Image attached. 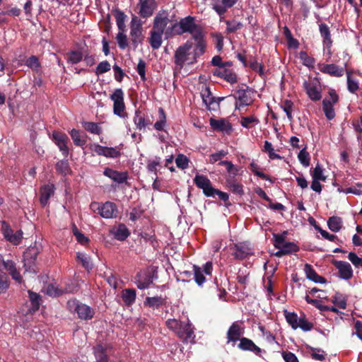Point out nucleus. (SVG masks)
Listing matches in <instances>:
<instances>
[{"mask_svg":"<svg viewBox=\"0 0 362 362\" xmlns=\"http://www.w3.org/2000/svg\"><path fill=\"white\" fill-rule=\"evenodd\" d=\"M69 134L75 146L83 148L86 145L87 142L86 134L81 133L78 129H72L69 132Z\"/></svg>","mask_w":362,"mask_h":362,"instance_id":"obj_36","label":"nucleus"},{"mask_svg":"<svg viewBox=\"0 0 362 362\" xmlns=\"http://www.w3.org/2000/svg\"><path fill=\"white\" fill-rule=\"evenodd\" d=\"M83 55L81 52L77 50H71L66 54V61L68 63L76 64L83 59Z\"/></svg>","mask_w":362,"mask_h":362,"instance_id":"obj_46","label":"nucleus"},{"mask_svg":"<svg viewBox=\"0 0 362 362\" xmlns=\"http://www.w3.org/2000/svg\"><path fill=\"white\" fill-rule=\"evenodd\" d=\"M199 30H201L198 25L195 23V18L193 16H188L182 18L179 22L175 21L166 29L165 40L172 38L175 35H182L184 33H190L192 37L193 34Z\"/></svg>","mask_w":362,"mask_h":362,"instance_id":"obj_1","label":"nucleus"},{"mask_svg":"<svg viewBox=\"0 0 362 362\" xmlns=\"http://www.w3.org/2000/svg\"><path fill=\"white\" fill-rule=\"evenodd\" d=\"M238 0H217L213 4V9L221 17V21H222L223 16L228 11V10L233 7Z\"/></svg>","mask_w":362,"mask_h":362,"instance_id":"obj_18","label":"nucleus"},{"mask_svg":"<svg viewBox=\"0 0 362 362\" xmlns=\"http://www.w3.org/2000/svg\"><path fill=\"white\" fill-rule=\"evenodd\" d=\"M90 148L98 156H103L106 158H117L120 157L121 152L117 148L103 146L98 144L90 146Z\"/></svg>","mask_w":362,"mask_h":362,"instance_id":"obj_12","label":"nucleus"},{"mask_svg":"<svg viewBox=\"0 0 362 362\" xmlns=\"http://www.w3.org/2000/svg\"><path fill=\"white\" fill-rule=\"evenodd\" d=\"M163 35L164 34L162 33L157 32L153 29L151 30L148 42L153 49H158L161 46Z\"/></svg>","mask_w":362,"mask_h":362,"instance_id":"obj_37","label":"nucleus"},{"mask_svg":"<svg viewBox=\"0 0 362 362\" xmlns=\"http://www.w3.org/2000/svg\"><path fill=\"white\" fill-rule=\"evenodd\" d=\"M226 183L230 190L235 194L242 195L244 193L243 187L241 184L237 182L232 176H227Z\"/></svg>","mask_w":362,"mask_h":362,"instance_id":"obj_38","label":"nucleus"},{"mask_svg":"<svg viewBox=\"0 0 362 362\" xmlns=\"http://www.w3.org/2000/svg\"><path fill=\"white\" fill-rule=\"evenodd\" d=\"M55 170L57 173L66 176L72 173L69 161L66 159L60 160L55 165Z\"/></svg>","mask_w":362,"mask_h":362,"instance_id":"obj_39","label":"nucleus"},{"mask_svg":"<svg viewBox=\"0 0 362 362\" xmlns=\"http://www.w3.org/2000/svg\"><path fill=\"white\" fill-rule=\"evenodd\" d=\"M351 71L349 70L346 71L347 77V89L351 93H356L359 89V83L357 80H354L351 78Z\"/></svg>","mask_w":362,"mask_h":362,"instance_id":"obj_49","label":"nucleus"},{"mask_svg":"<svg viewBox=\"0 0 362 362\" xmlns=\"http://www.w3.org/2000/svg\"><path fill=\"white\" fill-rule=\"evenodd\" d=\"M209 123L211 127L217 132H221L229 134L233 130L231 124L224 119H215L214 118H211Z\"/></svg>","mask_w":362,"mask_h":362,"instance_id":"obj_19","label":"nucleus"},{"mask_svg":"<svg viewBox=\"0 0 362 362\" xmlns=\"http://www.w3.org/2000/svg\"><path fill=\"white\" fill-rule=\"evenodd\" d=\"M253 93L252 88L247 86L246 89L239 88L235 91V95H234L236 103L235 106L244 107L248 106L252 104V99L251 98V93Z\"/></svg>","mask_w":362,"mask_h":362,"instance_id":"obj_10","label":"nucleus"},{"mask_svg":"<svg viewBox=\"0 0 362 362\" xmlns=\"http://www.w3.org/2000/svg\"><path fill=\"white\" fill-rule=\"evenodd\" d=\"M201 97L202 98L203 103L208 110H216L214 104L216 98L212 95V93L211 92L210 88L209 86H205L204 87H202L201 90Z\"/></svg>","mask_w":362,"mask_h":362,"instance_id":"obj_23","label":"nucleus"},{"mask_svg":"<svg viewBox=\"0 0 362 362\" xmlns=\"http://www.w3.org/2000/svg\"><path fill=\"white\" fill-rule=\"evenodd\" d=\"M195 41V46L193 50L192 60L188 64H193L197 62V58L202 56L206 49V42L204 35L201 30H199L193 34L192 37Z\"/></svg>","mask_w":362,"mask_h":362,"instance_id":"obj_6","label":"nucleus"},{"mask_svg":"<svg viewBox=\"0 0 362 362\" xmlns=\"http://www.w3.org/2000/svg\"><path fill=\"white\" fill-rule=\"evenodd\" d=\"M8 287V276L5 272H0V294L6 293Z\"/></svg>","mask_w":362,"mask_h":362,"instance_id":"obj_59","label":"nucleus"},{"mask_svg":"<svg viewBox=\"0 0 362 362\" xmlns=\"http://www.w3.org/2000/svg\"><path fill=\"white\" fill-rule=\"evenodd\" d=\"M81 124L85 130L91 134L99 135L102 133V128L98 123L83 121L81 122Z\"/></svg>","mask_w":362,"mask_h":362,"instance_id":"obj_45","label":"nucleus"},{"mask_svg":"<svg viewBox=\"0 0 362 362\" xmlns=\"http://www.w3.org/2000/svg\"><path fill=\"white\" fill-rule=\"evenodd\" d=\"M134 123L136 129L141 130L151 124L152 122L149 119L146 118L145 115L140 110H136L134 113Z\"/></svg>","mask_w":362,"mask_h":362,"instance_id":"obj_33","label":"nucleus"},{"mask_svg":"<svg viewBox=\"0 0 362 362\" xmlns=\"http://www.w3.org/2000/svg\"><path fill=\"white\" fill-rule=\"evenodd\" d=\"M311 175L313 180H319L325 181L326 176L323 175V169L319 163L317 164L314 170L311 172Z\"/></svg>","mask_w":362,"mask_h":362,"instance_id":"obj_63","label":"nucleus"},{"mask_svg":"<svg viewBox=\"0 0 362 362\" xmlns=\"http://www.w3.org/2000/svg\"><path fill=\"white\" fill-rule=\"evenodd\" d=\"M238 347L244 351H250L258 355L261 352V349L257 346L251 339L243 337L240 339Z\"/></svg>","mask_w":362,"mask_h":362,"instance_id":"obj_35","label":"nucleus"},{"mask_svg":"<svg viewBox=\"0 0 362 362\" xmlns=\"http://www.w3.org/2000/svg\"><path fill=\"white\" fill-rule=\"evenodd\" d=\"M304 272L307 279L315 283L325 284L327 281L325 278L317 274L313 266L310 264L307 263L305 264Z\"/></svg>","mask_w":362,"mask_h":362,"instance_id":"obj_32","label":"nucleus"},{"mask_svg":"<svg viewBox=\"0 0 362 362\" xmlns=\"http://www.w3.org/2000/svg\"><path fill=\"white\" fill-rule=\"evenodd\" d=\"M250 169L256 176L265 180H269L272 182L271 178L267 175L259 171V167L257 163L254 162L251 163L250 165Z\"/></svg>","mask_w":362,"mask_h":362,"instance_id":"obj_61","label":"nucleus"},{"mask_svg":"<svg viewBox=\"0 0 362 362\" xmlns=\"http://www.w3.org/2000/svg\"><path fill=\"white\" fill-rule=\"evenodd\" d=\"M76 261L80 263L83 268L86 270H91L93 267V264L91 262L90 257L85 253L77 252L76 253Z\"/></svg>","mask_w":362,"mask_h":362,"instance_id":"obj_42","label":"nucleus"},{"mask_svg":"<svg viewBox=\"0 0 362 362\" xmlns=\"http://www.w3.org/2000/svg\"><path fill=\"white\" fill-rule=\"evenodd\" d=\"M25 64L37 73H38L41 69V64L39 62L38 57L34 55L28 58Z\"/></svg>","mask_w":362,"mask_h":362,"instance_id":"obj_50","label":"nucleus"},{"mask_svg":"<svg viewBox=\"0 0 362 362\" xmlns=\"http://www.w3.org/2000/svg\"><path fill=\"white\" fill-rule=\"evenodd\" d=\"M218 165L226 166L227 173H228V176H232L233 178H235V176L238 174L239 169L235 165H234L231 161H221Z\"/></svg>","mask_w":362,"mask_h":362,"instance_id":"obj_52","label":"nucleus"},{"mask_svg":"<svg viewBox=\"0 0 362 362\" xmlns=\"http://www.w3.org/2000/svg\"><path fill=\"white\" fill-rule=\"evenodd\" d=\"M342 218L339 216H333L329 218L327 226L332 232H338L342 227Z\"/></svg>","mask_w":362,"mask_h":362,"instance_id":"obj_43","label":"nucleus"},{"mask_svg":"<svg viewBox=\"0 0 362 362\" xmlns=\"http://www.w3.org/2000/svg\"><path fill=\"white\" fill-rule=\"evenodd\" d=\"M251 249L243 243L235 244L232 255L235 259L242 260L251 254Z\"/></svg>","mask_w":362,"mask_h":362,"instance_id":"obj_27","label":"nucleus"},{"mask_svg":"<svg viewBox=\"0 0 362 362\" xmlns=\"http://www.w3.org/2000/svg\"><path fill=\"white\" fill-rule=\"evenodd\" d=\"M124 94L121 88L115 90L110 98L113 101V112L119 117H124L123 112L125 110V104L124 101Z\"/></svg>","mask_w":362,"mask_h":362,"instance_id":"obj_7","label":"nucleus"},{"mask_svg":"<svg viewBox=\"0 0 362 362\" xmlns=\"http://www.w3.org/2000/svg\"><path fill=\"white\" fill-rule=\"evenodd\" d=\"M1 265L4 266V269L8 272L13 279H14L18 283H21L22 276L20 272L17 270L16 263L13 261H5L3 259Z\"/></svg>","mask_w":362,"mask_h":362,"instance_id":"obj_30","label":"nucleus"},{"mask_svg":"<svg viewBox=\"0 0 362 362\" xmlns=\"http://www.w3.org/2000/svg\"><path fill=\"white\" fill-rule=\"evenodd\" d=\"M334 307L345 309L346 307V299L339 293H336L332 300Z\"/></svg>","mask_w":362,"mask_h":362,"instance_id":"obj_60","label":"nucleus"},{"mask_svg":"<svg viewBox=\"0 0 362 362\" xmlns=\"http://www.w3.org/2000/svg\"><path fill=\"white\" fill-rule=\"evenodd\" d=\"M287 235V230H284L281 234L273 233L274 246L282 247L284 251H288L287 255L298 252L300 248L296 244L286 241Z\"/></svg>","mask_w":362,"mask_h":362,"instance_id":"obj_4","label":"nucleus"},{"mask_svg":"<svg viewBox=\"0 0 362 362\" xmlns=\"http://www.w3.org/2000/svg\"><path fill=\"white\" fill-rule=\"evenodd\" d=\"M264 151L268 153L269 158L272 160L282 158L280 155L274 153L272 143L268 141H264Z\"/></svg>","mask_w":362,"mask_h":362,"instance_id":"obj_58","label":"nucleus"},{"mask_svg":"<svg viewBox=\"0 0 362 362\" xmlns=\"http://www.w3.org/2000/svg\"><path fill=\"white\" fill-rule=\"evenodd\" d=\"M287 322L293 329L300 327L303 331H310L313 327V324L306 320V318H286Z\"/></svg>","mask_w":362,"mask_h":362,"instance_id":"obj_24","label":"nucleus"},{"mask_svg":"<svg viewBox=\"0 0 362 362\" xmlns=\"http://www.w3.org/2000/svg\"><path fill=\"white\" fill-rule=\"evenodd\" d=\"M165 303V298L161 296L147 297L144 302L145 306L153 308H159Z\"/></svg>","mask_w":362,"mask_h":362,"instance_id":"obj_40","label":"nucleus"},{"mask_svg":"<svg viewBox=\"0 0 362 362\" xmlns=\"http://www.w3.org/2000/svg\"><path fill=\"white\" fill-rule=\"evenodd\" d=\"M45 290L46 294L52 297H57L64 293V291L62 289L52 284H48L45 288Z\"/></svg>","mask_w":362,"mask_h":362,"instance_id":"obj_57","label":"nucleus"},{"mask_svg":"<svg viewBox=\"0 0 362 362\" xmlns=\"http://www.w3.org/2000/svg\"><path fill=\"white\" fill-rule=\"evenodd\" d=\"M242 332L238 325L233 323L229 328L227 333V338L228 341H236L240 339Z\"/></svg>","mask_w":362,"mask_h":362,"instance_id":"obj_41","label":"nucleus"},{"mask_svg":"<svg viewBox=\"0 0 362 362\" xmlns=\"http://www.w3.org/2000/svg\"><path fill=\"white\" fill-rule=\"evenodd\" d=\"M136 290L133 288H126L122 291V298L124 303L127 305L133 304L136 300Z\"/></svg>","mask_w":362,"mask_h":362,"instance_id":"obj_44","label":"nucleus"},{"mask_svg":"<svg viewBox=\"0 0 362 362\" xmlns=\"http://www.w3.org/2000/svg\"><path fill=\"white\" fill-rule=\"evenodd\" d=\"M193 47L192 40H187L183 45L179 46L174 54V63L178 70H181L185 64L189 59L190 50Z\"/></svg>","mask_w":362,"mask_h":362,"instance_id":"obj_3","label":"nucleus"},{"mask_svg":"<svg viewBox=\"0 0 362 362\" xmlns=\"http://www.w3.org/2000/svg\"><path fill=\"white\" fill-rule=\"evenodd\" d=\"M299 58L304 66L308 68L314 67L315 60L313 57L308 56L306 52L300 51L299 53Z\"/></svg>","mask_w":362,"mask_h":362,"instance_id":"obj_53","label":"nucleus"},{"mask_svg":"<svg viewBox=\"0 0 362 362\" xmlns=\"http://www.w3.org/2000/svg\"><path fill=\"white\" fill-rule=\"evenodd\" d=\"M189 159L183 154H179L175 158V163L177 168L185 170L189 166Z\"/></svg>","mask_w":362,"mask_h":362,"instance_id":"obj_62","label":"nucleus"},{"mask_svg":"<svg viewBox=\"0 0 362 362\" xmlns=\"http://www.w3.org/2000/svg\"><path fill=\"white\" fill-rule=\"evenodd\" d=\"M321 72L334 77H341L344 74V69L334 64H322L320 68Z\"/></svg>","mask_w":362,"mask_h":362,"instance_id":"obj_26","label":"nucleus"},{"mask_svg":"<svg viewBox=\"0 0 362 362\" xmlns=\"http://www.w3.org/2000/svg\"><path fill=\"white\" fill-rule=\"evenodd\" d=\"M329 98H325L322 100V110L328 120H332L335 117V112L334 110V105L338 103L339 95L333 89L329 91Z\"/></svg>","mask_w":362,"mask_h":362,"instance_id":"obj_5","label":"nucleus"},{"mask_svg":"<svg viewBox=\"0 0 362 362\" xmlns=\"http://www.w3.org/2000/svg\"><path fill=\"white\" fill-rule=\"evenodd\" d=\"M112 346L109 344L99 343L93 347L96 362H109Z\"/></svg>","mask_w":362,"mask_h":362,"instance_id":"obj_9","label":"nucleus"},{"mask_svg":"<svg viewBox=\"0 0 362 362\" xmlns=\"http://www.w3.org/2000/svg\"><path fill=\"white\" fill-rule=\"evenodd\" d=\"M214 76L223 78L226 81L233 84L238 82L236 73L230 69H216L213 71Z\"/></svg>","mask_w":362,"mask_h":362,"instance_id":"obj_20","label":"nucleus"},{"mask_svg":"<svg viewBox=\"0 0 362 362\" xmlns=\"http://www.w3.org/2000/svg\"><path fill=\"white\" fill-rule=\"evenodd\" d=\"M73 233L76 237V240L81 245H85L88 243L89 238L85 236V235L82 233L81 231H79L76 226H74L73 228Z\"/></svg>","mask_w":362,"mask_h":362,"instance_id":"obj_64","label":"nucleus"},{"mask_svg":"<svg viewBox=\"0 0 362 362\" xmlns=\"http://www.w3.org/2000/svg\"><path fill=\"white\" fill-rule=\"evenodd\" d=\"M110 233L119 241L125 240L130 235L129 230L124 223H119L117 227H113L110 230Z\"/></svg>","mask_w":362,"mask_h":362,"instance_id":"obj_28","label":"nucleus"},{"mask_svg":"<svg viewBox=\"0 0 362 362\" xmlns=\"http://www.w3.org/2000/svg\"><path fill=\"white\" fill-rule=\"evenodd\" d=\"M319 30L320 35L322 37L323 46L327 49L329 54H331V47L332 45V40L331 38V34L329 26L322 23L319 25Z\"/></svg>","mask_w":362,"mask_h":362,"instance_id":"obj_22","label":"nucleus"},{"mask_svg":"<svg viewBox=\"0 0 362 362\" xmlns=\"http://www.w3.org/2000/svg\"><path fill=\"white\" fill-rule=\"evenodd\" d=\"M224 22L227 25L226 30L227 34L234 33L237 30L242 29L243 27V25L241 22L237 21L235 19L232 21L226 20Z\"/></svg>","mask_w":362,"mask_h":362,"instance_id":"obj_47","label":"nucleus"},{"mask_svg":"<svg viewBox=\"0 0 362 362\" xmlns=\"http://www.w3.org/2000/svg\"><path fill=\"white\" fill-rule=\"evenodd\" d=\"M333 265L339 271V276L345 280H349L353 276V269L351 264L344 261L333 260Z\"/></svg>","mask_w":362,"mask_h":362,"instance_id":"obj_15","label":"nucleus"},{"mask_svg":"<svg viewBox=\"0 0 362 362\" xmlns=\"http://www.w3.org/2000/svg\"><path fill=\"white\" fill-rule=\"evenodd\" d=\"M153 275L148 271L138 272L134 276V283L139 289L148 288L153 283Z\"/></svg>","mask_w":362,"mask_h":362,"instance_id":"obj_16","label":"nucleus"},{"mask_svg":"<svg viewBox=\"0 0 362 362\" xmlns=\"http://www.w3.org/2000/svg\"><path fill=\"white\" fill-rule=\"evenodd\" d=\"M193 272L195 282L197 285L202 286L206 281L205 274L203 273L202 269L197 265H193Z\"/></svg>","mask_w":362,"mask_h":362,"instance_id":"obj_48","label":"nucleus"},{"mask_svg":"<svg viewBox=\"0 0 362 362\" xmlns=\"http://www.w3.org/2000/svg\"><path fill=\"white\" fill-rule=\"evenodd\" d=\"M159 119L154 124V128L157 131L163 130L164 126L166 122V115L164 110L162 107L158 109Z\"/></svg>","mask_w":362,"mask_h":362,"instance_id":"obj_55","label":"nucleus"},{"mask_svg":"<svg viewBox=\"0 0 362 362\" xmlns=\"http://www.w3.org/2000/svg\"><path fill=\"white\" fill-rule=\"evenodd\" d=\"M259 122V120L255 116L242 117L240 119V124L242 127L250 129L253 124H257Z\"/></svg>","mask_w":362,"mask_h":362,"instance_id":"obj_54","label":"nucleus"},{"mask_svg":"<svg viewBox=\"0 0 362 362\" xmlns=\"http://www.w3.org/2000/svg\"><path fill=\"white\" fill-rule=\"evenodd\" d=\"M166 325L182 339L185 343H188L194 338V329L189 318H186L184 321L180 320V318H169Z\"/></svg>","mask_w":362,"mask_h":362,"instance_id":"obj_2","label":"nucleus"},{"mask_svg":"<svg viewBox=\"0 0 362 362\" xmlns=\"http://www.w3.org/2000/svg\"><path fill=\"white\" fill-rule=\"evenodd\" d=\"M136 19V16L132 18V25L130 27L131 42L134 49L137 48L139 44L141 43L143 41L141 25H134L133 23Z\"/></svg>","mask_w":362,"mask_h":362,"instance_id":"obj_17","label":"nucleus"},{"mask_svg":"<svg viewBox=\"0 0 362 362\" xmlns=\"http://www.w3.org/2000/svg\"><path fill=\"white\" fill-rule=\"evenodd\" d=\"M117 206L112 202H106L102 204L100 209V216L104 218H112L117 216Z\"/></svg>","mask_w":362,"mask_h":362,"instance_id":"obj_25","label":"nucleus"},{"mask_svg":"<svg viewBox=\"0 0 362 362\" xmlns=\"http://www.w3.org/2000/svg\"><path fill=\"white\" fill-rule=\"evenodd\" d=\"M157 6L156 0H139V11L138 14L142 18H148L153 14Z\"/></svg>","mask_w":362,"mask_h":362,"instance_id":"obj_13","label":"nucleus"},{"mask_svg":"<svg viewBox=\"0 0 362 362\" xmlns=\"http://www.w3.org/2000/svg\"><path fill=\"white\" fill-rule=\"evenodd\" d=\"M170 22L165 11H159L155 16L152 29L164 34L165 36L168 24Z\"/></svg>","mask_w":362,"mask_h":362,"instance_id":"obj_14","label":"nucleus"},{"mask_svg":"<svg viewBox=\"0 0 362 362\" xmlns=\"http://www.w3.org/2000/svg\"><path fill=\"white\" fill-rule=\"evenodd\" d=\"M298 158L304 167H308L310 165V157L309 153L306 151V147L300 151L298 154Z\"/></svg>","mask_w":362,"mask_h":362,"instance_id":"obj_56","label":"nucleus"},{"mask_svg":"<svg viewBox=\"0 0 362 362\" xmlns=\"http://www.w3.org/2000/svg\"><path fill=\"white\" fill-rule=\"evenodd\" d=\"M54 185H45L40 189V202L42 206H45L48 204V201L51 196L54 194Z\"/></svg>","mask_w":362,"mask_h":362,"instance_id":"obj_31","label":"nucleus"},{"mask_svg":"<svg viewBox=\"0 0 362 362\" xmlns=\"http://www.w3.org/2000/svg\"><path fill=\"white\" fill-rule=\"evenodd\" d=\"M194 183L198 188L204 189L211 182L206 176L203 175H196L194 178Z\"/></svg>","mask_w":362,"mask_h":362,"instance_id":"obj_51","label":"nucleus"},{"mask_svg":"<svg viewBox=\"0 0 362 362\" xmlns=\"http://www.w3.org/2000/svg\"><path fill=\"white\" fill-rule=\"evenodd\" d=\"M112 13L116 20L118 30L124 32L126 28L125 21L127 18V16L117 7L114 8Z\"/></svg>","mask_w":362,"mask_h":362,"instance_id":"obj_34","label":"nucleus"},{"mask_svg":"<svg viewBox=\"0 0 362 362\" xmlns=\"http://www.w3.org/2000/svg\"><path fill=\"white\" fill-rule=\"evenodd\" d=\"M67 308L71 313H76L78 317H93L91 308L86 304L79 303L76 299L67 301Z\"/></svg>","mask_w":362,"mask_h":362,"instance_id":"obj_8","label":"nucleus"},{"mask_svg":"<svg viewBox=\"0 0 362 362\" xmlns=\"http://www.w3.org/2000/svg\"><path fill=\"white\" fill-rule=\"evenodd\" d=\"M52 139L62 151V155L66 158L69 153V148L67 146L69 142L68 136L63 132L54 131L52 134Z\"/></svg>","mask_w":362,"mask_h":362,"instance_id":"obj_11","label":"nucleus"},{"mask_svg":"<svg viewBox=\"0 0 362 362\" xmlns=\"http://www.w3.org/2000/svg\"><path fill=\"white\" fill-rule=\"evenodd\" d=\"M103 175L118 184L125 182L129 177L127 172H119L110 168H105Z\"/></svg>","mask_w":362,"mask_h":362,"instance_id":"obj_21","label":"nucleus"},{"mask_svg":"<svg viewBox=\"0 0 362 362\" xmlns=\"http://www.w3.org/2000/svg\"><path fill=\"white\" fill-rule=\"evenodd\" d=\"M303 88L311 100L318 101L321 99V90L317 88L315 84L305 81L303 83Z\"/></svg>","mask_w":362,"mask_h":362,"instance_id":"obj_29","label":"nucleus"}]
</instances>
